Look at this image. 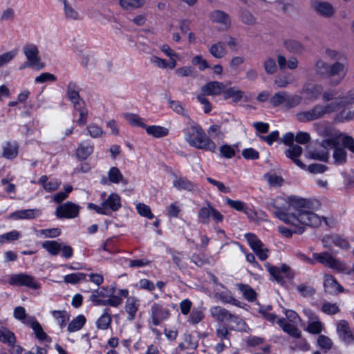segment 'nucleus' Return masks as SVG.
Wrapping results in <instances>:
<instances>
[{
    "label": "nucleus",
    "mask_w": 354,
    "mask_h": 354,
    "mask_svg": "<svg viewBox=\"0 0 354 354\" xmlns=\"http://www.w3.org/2000/svg\"><path fill=\"white\" fill-rule=\"evenodd\" d=\"M151 319L154 326H158L160 324L167 319L171 313L169 309L163 308L162 306L158 304H153L151 308Z\"/></svg>",
    "instance_id": "14"
},
{
    "label": "nucleus",
    "mask_w": 354,
    "mask_h": 354,
    "mask_svg": "<svg viewBox=\"0 0 354 354\" xmlns=\"http://www.w3.org/2000/svg\"><path fill=\"white\" fill-rule=\"evenodd\" d=\"M102 205L105 211L109 213L110 210L113 212L118 211L121 207V198L118 194L111 193L108 198L102 202Z\"/></svg>",
    "instance_id": "22"
},
{
    "label": "nucleus",
    "mask_w": 354,
    "mask_h": 354,
    "mask_svg": "<svg viewBox=\"0 0 354 354\" xmlns=\"http://www.w3.org/2000/svg\"><path fill=\"white\" fill-rule=\"evenodd\" d=\"M266 267L270 275L281 285L285 283L281 274H284L288 279H292L294 277V272L291 270L290 268L286 264H283L280 268L271 266L269 263L266 264Z\"/></svg>",
    "instance_id": "10"
},
{
    "label": "nucleus",
    "mask_w": 354,
    "mask_h": 354,
    "mask_svg": "<svg viewBox=\"0 0 354 354\" xmlns=\"http://www.w3.org/2000/svg\"><path fill=\"white\" fill-rule=\"evenodd\" d=\"M219 299L225 304H230L236 306H239L240 302L234 299L230 294L226 292H220L218 295Z\"/></svg>",
    "instance_id": "61"
},
{
    "label": "nucleus",
    "mask_w": 354,
    "mask_h": 354,
    "mask_svg": "<svg viewBox=\"0 0 354 354\" xmlns=\"http://www.w3.org/2000/svg\"><path fill=\"white\" fill-rule=\"evenodd\" d=\"M18 153V145L16 142H7L3 147L2 156L7 159H13Z\"/></svg>",
    "instance_id": "32"
},
{
    "label": "nucleus",
    "mask_w": 354,
    "mask_h": 354,
    "mask_svg": "<svg viewBox=\"0 0 354 354\" xmlns=\"http://www.w3.org/2000/svg\"><path fill=\"white\" fill-rule=\"evenodd\" d=\"M267 208L285 223L297 225L300 223L313 227H317L322 223V218L312 211L306 210L309 202L296 196L287 198L279 197L267 203Z\"/></svg>",
    "instance_id": "1"
},
{
    "label": "nucleus",
    "mask_w": 354,
    "mask_h": 354,
    "mask_svg": "<svg viewBox=\"0 0 354 354\" xmlns=\"http://www.w3.org/2000/svg\"><path fill=\"white\" fill-rule=\"evenodd\" d=\"M239 17L241 21L248 26H254L257 23V18L248 10L244 8H240L239 10Z\"/></svg>",
    "instance_id": "33"
},
{
    "label": "nucleus",
    "mask_w": 354,
    "mask_h": 354,
    "mask_svg": "<svg viewBox=\"0 0 354 354\" xmlns=\"http://www.w3.org/2000/svg\"><path fill=\"white\" fill-rule=\"evenodd\" d=\"M341 106H342V104L337 102H332L326 106L318 104L308 111L298 113L296 115V118L300 122H306L319 119L326 113L335 112Z\"/></svg>",
    "instance_id": "5"
},
{
    "label": "nucleus",
    "mask_w": 354,
    "mask_h": 354,
    "mask_svg": "<svg viewBox=\"0 0 354 354\" xmlns=\"http://www.w3.org/2000/svg\"><path fill=\"white\" fill-rule=\"evenodd\" d=\"M124 118L133 127L145 128L146 124L143 122V119L138 114L126 113L123 114Z\"/></svg>",
    "instance_id": "39"
},
{
    "label": "nucleus",
    "mask_w": 354,
    "mask_h": 354,
    "mask_svg": "<svg viewBox=\"0 0 354 354\" xmlns=\"http://www.w3.org/2000/svg\"><path fill=\"white\" fill-rule=\"evenodd\" d=\"M219 151L222 157L229 159L232 158L236 154L234 147L227 144L222 145L219 149Z\"/></svg>",
    "instance_id": "60"
},
{
    "label": "nucleus",
    "mask_w": 354,
    "mask_h": 354,
    "mask_svg": "<svg viewBox=\"0 0 354 354\" xmlns=\"http://www.w3.org/2000/svg\"><path fill=\"white\" fill-rule=\"evenodd\" d=\"M324 286L325 292L330 295H337L344 292V288L330 274L325 276Z\"/></svg>",
    "instance_id": "17"
},
{
    "label": "nucleus",
    "mask_w": 354,
    "mask_h": 354,
    "mask_svg": "<svg viewBox=\"0 0 354 354\" xmlns=\"http://www.w3.org/2000/svg\"><path fill=\"white\" fill-rule=\"evenodd\" d=\"M210 19L216 23L223 24L225 27L230 26V18L229 15L221 10H214L210 15Z\"/></svg>",
    "instance_id": "30"
},
{
    "label": "nucleus",
    "mask_w": 354,
    "mask_h": 354,
    "mask_svg": "<svg viewBox=\"0 0 354 354\" xmlns=\"http://www.w3.org/2000/svg\"><path fill=\"white\" fill-rule=\"evenodd\" d=\"M9 283L12 286H25L32 289H37L39 287L33 277L23 273L12 274Z\"/></svg>",
    "instance_id": "12"
},
{
    "label": "nucleus",
    "mask_w": 354,
    "mask_h": 354,
    "mask_svg": "<svg viewBox=\"0 0 354 354\" xmlns=\"http://www.w3.org/2000/svg\"><path fill=\"white\" fill-rule=\"evenodd\" d=\"M52 315L57 321L61 328H63L69 319V315L66 310H53Z\"/></svg>",
    "instance_id": "48"
},
{
    "label": "nucleus",
    "mask_w": 354,
    "mask_h": 354,
    "mask_svg": "<svg viewBox=\"0 0 354 354\" xmlns=\"http://www.w3.org/2000/svg\"><path fill=\"white\" fill-rule=\"evenodd\" d=\"M198 221L202 224H208L210 217L216 223H221L223 220V216L209 202H207L205 206L202 207L198 212Z\"/></svg>",
    "instance_id": "7"
},
{
    "label": "nucleus",
    "mask_w": 354,
    "mask_h": 354,
    "mask_svg": "<svg viewBox=\"0 0 354 354\" xmlns=\"http://www.w3.org/2000/svg\"><path fill=\"white\" fill-rule=\"evenodd\" d=\"M313 258L315 259V263L319 262L323 264L324 266L333 269L339 272L344 274H350L348 270V268L346 264L335 259L330 253L328 252L314 253Z\"/></svg>",
    "instance_id": "6"
},
{
    "label": "nucleus",
    "mask_w": 354,
    "mask_h": 354,
    "mask_svg": "<svg viewBox=\"0 0 354 354\" xmlns=\"http://www.w3.org/2000/svg\"><path fill=\"white\" fill-rule=\"evenodd\" d=\"M277 322L282 330L290 336L296 338L301 336L299 329L293 324L287 322L284 318L279 319Z\"/></svg>",
    "instance_id": "26"
},
{
    "label": "nucleus",
    "mask_w": 354,
    "mask_h": 354,
    "mask_svg": "<svg viewBox=\"0 0 354 354\" xmlns=\"http://www.w3.org/2000/svg\"><path fill=\"white\" fill-rule=\"evenodd\" d=\"M301 225V224L297 223V225H293L295 227V230H291L284 226H279L278 230L283 236H284L286 237H290L293 233L300 234H302L305 231L306 225Z\"/></svg>",
    "instance_id": "40"
},
{
    "label": "nucleus",
    "mask_w": 354,
    "mask_h": 354,
    "mask_svg": "<svg viewBox=\"0 0 354 354\" xmlns=\"http://www.w3.org/2000/svg\"><path fill=\"white\" fill-rule=\"evenodd\" d=\"M86 274L82 272L72 273L64 277V282L67 283L75 284L86 278Z\"/></svg>",
    "instance_id": "54"
},
{
    "label": "nucleus",
    "mask_w": 354,
    "mask_h": 354,
    "mask_svg": "<svg viewBox=\"0 0 354 354\" xmlns=\"http://www.w3.org/2000/svg\"><path fill=\"white\" fill-rule=\"evenodd\" d=\"M0 341L8 346H13L16 342L15 334L7 328L0 329Z\"/></svg>",
    "instance_id": "42"
},
{
    "label": "nucleus",
    "mask_w": 354,
    "mask_h": 354,
    "mask_svg": "<svg viewBox=\"0 0 354 354\" xmlns=\"http://www.w3.org/2000/svg\"><path fill=\"white\" fill-rule=\"evenodd\" d=\"M225 86L223 83L212 81L205 84L201 87L203 95H218L224 91Z\"/></svg>",
    "instance_id": "18"
},
{
    "label": "nucleus",
    "mask_w": 354,
    "mask_h": 354,
    "mask_svg": "<svg viewBox=\"0 0 354 354\" xmlns=\"http://www.w3.org/2000/svg\"><path fill=\"white\" fill-rule=\"evenodd\" d=\"M42 248L51 255L56 256L60 252L62 245L55 241H46L42 243Z\"/></svg>",
    "instance_id": "41"
},
{
    "label": "nucleus",
    "mask_w": 354,
    "mask_h": 354,
    "mask_svg": "<svg viewBox=\"0 0 354 354\" xmlns=\"http://www.w3.org/2000/svg\"><path fill=\"white\" fill-rule=\"evenodd\" d=\"M209 53L215 58H222L226 54L225 44L223 42L218 41L212 44L209 48Z\"/></svg>",
    "instance_id": "37"
},
{
    "label": "nucleus",
    "mask_w": 354,
    "mask_h": 354,
    "mask_svg": "<svg viewBox=\"0 0 354 354\" xmlns=\"http://www.w3.org/2000/svg\"><path fill=\"white\" fill-rule=\"evenodd\" d=\"M23 51L28 59L26 65H29V67L35 68L36 70H41L44 68V64L40 62L41 58L39 56V50L35 44H26L23 47Z\"/></svg>",
    "instance_id": "8"
},
{
    "label": "nucleus",
    "mask_w": 354,
    "mask_h": 354,
    "mask_svg": "<svg viewBox=\"0 0 354 354\" xmlns=\"http://www.w3.org/2000/svg\"><path fill=\"white\" fill-rule=\"evenodd\" d=\"M322 241L325 248H330L331 243L344 250L350 248V244L346 239L335 234L324 236Z\"/></svg>",
    "instance_id": "19"
},
{
    "label": "nucleus",
    "mask_w": 354,
    "mask_h": 354,
    "mask_svg": "<svg viewBox=\"0 0 354 354\" xmlns=\"http://www.w3.org/2000/svg\"><path fill=\"white\" fill-rule=\"evenodd\" d=\"M307 330L313 334H319L322 330V324L319 319L311 321L307 326Z\"/></svg>",
    "instance_id": "63"
},
{
    "label": "nucleus",
    "mask_w": 354,
    "mask_h": 354,
    "mask_svg": "<svg viewBox=\"0 0 354 354\" xmlns=\"http://www.w3.org/2000/svg\"><path fill=\"white\" fill-rule=\"evenodd\" d=\"M239 290L249 301H253L257 297L256 292L248 284H238Z\"/></svg>",
    "instance_id": "47"
},
{
    "label": "nucleus",
    "mask_w": 354,
    "mask_h": 354,
    "mask_svg": "<svg viewBox=\"0 0 354 354\" xmlns=\"http://www.w3.org/2000/svg\"><path fill=\"white\" fill-rule=\"evenodd\" d=\"M26 322V325L30 326L34 330L36 337L39 341H44L48 337L46 333L44 331L41 324L36 320L35 317H29Z\"/></svg>",
    "instance_id": "23"
},
{
    "label": "nucleus",
    "mask_w": 354,
    "mask_h": 354,
    "mask_svg": "<svg viewBox=\"0 0 354 354\" xmlns=\"http://www.w3.org/2000/svg\"><path fill=\"white\" fill-rule=\"evenodd\" d=\"M353 144V138L344 134L332 136L330 138L323 140L321 145L326 149L333 148L334 149L333 157L334 162L340 165L346 163L347 153L345 148L354 153V148L351 145Z\"/></svg>",
    "instance_id": "2"
},
{
    "label": "nucleus",
    "mask_w": 354,
    "mask_h": 354,
    "mask_svg": "<svg viewBox=\"0 0 354 354\" xmlns=\"http://www.w3.org/2000/svg\"><path fill=\"white\" fill-rule=\"evenodd\" d=\"M139 306L138 300L133 297H128L125 304V310L128 314V319L131 321L134 319L136 312Z\"/></svg>",
    "instance_id": "28"
},
{
    "label": "nucleus",
    "mask_w": 354,
    "mask_h": 354,
    "mask_svg": "<svg viewBox=\"0 0 354 354\" xmlns=\"http://www.w3.org/2000/svg\"><path fill=\"white\" fill-rule=\"evenodd\" d=\"M93 151L92 145H84L80 144L76 150V156L80 160H86Z\"/></svg>",
    "instance_id": "44"
},
{
    "label": "nucleus",
    "mask_w": 354,
    "mask_h": 354,
    "mask_svg": "<svg viewBox=\"0 0 354 354\" xmlns=\"http://www.w3.org/2000/svg\"><path fill=\"white\" fill-rule=\"evenodd\" d=\"M173 185L178 190H185L187 192H195L198 189L197 185L194 184L186 177L176 176L173 181Z\"/></svg>",
    "instance_id": "20"
},
{
    "label": "nucleus",
    "mask_w": 354,
    "mask_h": 354,
    "mask_svg": "<svg viewBox=\"0 0 354 354\" xmlns=\"http://www.w3.org/2000/svg\"><path fill=\"white\" fill-rule=\"evenodd\" d=\"M245 237L258 258L261 261H265L268 258L267 252L268 250L263 248L264 245L261 240L252 233L245 234Z\"/></svg>",
    "instance_id": "9"
},
{
    "label": "nucleus",
    "mask_w": 354,
    "mask_h": 354,
    "mask_svg": "<svg viewBox=\"0 0 354 354\" xmlns=\"http://www.w3.org/2000/svg\"><path fill=\"white\" fill-rule=\"evenodd\" d=\"M302 148L297 145H290L285 151L286 156L290 158L298 167L304 169L306 165L297 158L302 153Z\"/></svg>",
    "instance_id": "21"
},
{
    "label": "nucleus",
    "mask_w": 354,
    "mask_h": 354,
    "mask_svg": "<svg viewBox=\"0 0 354 354\" xmlns=\"http://www.w3.org/2000/svg\"><path fill=\"white\" fill-rule=\"evenodd\" d=\"M86 323V318L84 315H80L73 319L68 326V331L73 333L80 330Z\"/></svg>",
    "instance_id": "38"
},
{
    "label": "nucleus",
    "mask_w": 354,
    "mask_h": 354,
    "mask_svg": "<svg viewBox=\"0 0 354 354\" xmlns=\"http://www.w3.org/2000/svg\"><path fill=\"white\" fill-rule=\"evenodd\" d=\"M41 215V211L37 209H28L15 212L10 215L15 219H32Z\"/></svg>",
    "instance_id": "25"
},
{
    "label": "nucleus",
    "mask_w": 354,
    "mask_h": 354,
    "mask_svg": "<svg viewBox=\"0 0 354 354\" xmlns=\"http://www.w3.org/2000/svg\"><path fill=\"white\" fill-rule=\"evenodd\" d=\"M185 140L189 145L198 149H204L214 152L216 145L212 139L207 136L203 128L198 124L192 122L190 126L183 129Z\"/></svg>",
    "instance_id": "3"
},
{
    "label": "nucleus",
    "mask_w": 354,
    "mask_h": 354,
    "mask_svg": "<svg viewBox=\"0 0 354 354\" xmlns=\"http://www.w3.org/2000/svg\"><path fill=\"white\" fill-rule=\"evenodd\" d=\"M136 209L138 214L144 217H146L149 219L153 218V214L151 213L150 207L144 203L137 204Z\"/></svg>",
    "instance_id": "59"
},
{
    "label": "nucleus",
    "mask_w": 354,
    "mask_h": 354,
    "mask_svg": "<svg viewBox=\"0 0 354 354\" xmlns=\"http://www.w3.org/2000/svg\"><path fill=\"white\" fill-rule=\"evenodd\" d=\"M39 183L41 184L43 188L48 192H53L56 190L59 186V183L57 180H52L48 182V176L44 175L41 176L38 181Z\"/></svg>",
    "instance_id": "45"
},
{
    "label": "nucleus",
    "mask_w": 354,
    "mask_h": 354,
    "mask_svg": "<svg viewBox=\"0 0 354 354\" xmlns=\"http://www.w3.org/2000/svg\"><path fill=\"white\" fill-rule=\"evenodd\" d=\"M80 206L72 202H66L56 209V216L60 218H73L78 216Z\"/></svg>",
    "instance_id": "11"
},
{
    "label": "nucleus",
    "mask_w": 354,
    "mask_h": 354,
    "mask_svg": "<svg viewBox=\"0 0 354 354\" xmlns=\"http://www.w3.org/2000/svg\"><path fill=\"white\" fill-rule=\"evenodd\" d=\"M297 290L301 294V295L304 297H310L315 293V289L310 286L306 285V283H301L297 286Z\"/></svg>",
    "instance_id": "58"
},
{
    "label": "nucleus",
    "mask_w": 354,
    "mask_h": 354,
    "mask_svg": "<svg viewBox=\"0 0 354 354\" xmlns=\"http://www.w3.org/2000/svg\"><path fill=\"white\" fill-rule=\"evenodd\" d=\"M287 92L279 91L274 94V95L270 99V103L272 106L277 107L281 104H284L286 100Z\"/></svg>",
    "instance_id": "51"
},
{
    "label": "nucleus",
    "mask_w": 354,
    "mask_h": 354,
    "mask_svg": "<svg viewBox=\"0 0 354 354\" xmlns=\"http://www.w3.org/2000/svg\"><path fill=\"white\" fill-rule=\"evenodd\" d=\"M227 323L228 324V328L232 330H245L246 326V323L242 318L232 313Z\"/></svg>",
    "instance_id": "29"
},
{
    "label": "nucleus",
    "mask_w": 354,
    "mask_h": 354,
    "mask_svg": "<svg viewBox=\"0 0 354 354\" xmlns=\"http://www.w3.org/2000/svg\"><path fill=\"white\" fill-rule=\"evenodd\" d=\"M263 68L268 75H273L277 72V65L273 57H268L263 62Z\"/></svg>",
    "instance_id": "50"
},
{
    "label": "nucleus",
    "mask_w": 354,
    "mask_h": 354,
    "mask_svg": "<svg viewBox=\"0 0 354 354\" xmlns=\"http://www.w3.org/2000/svg\"><path fill=\"white\" fill-rule=\"evenodd\" d=\"M75 52L80 59L81 64L84 68H88L89 62L91 61L90 55L85 51L83 46L80 48L75 47Z\"/></svg>",
    "instance_id": "53"
},
{
    "label": "nucleus",
    "mask_w": 354,
    "mask_h": 354,
    "mask_svg": "<svg viewBox=\"0 0 354 354\" xmlns=\"http://www.w3.org/2000/svg\"><path fill=\"white\" fill-rule=\"evenodd\" d=\"M14 317L22 322L23 324H26L27 319L30 317L27 316L26 310L23 306H17L14 309Z\"/></svg>",
    "instance_id": "64"
},
{
    "label": "nucleus",
    "mask_w": 354,
    "mask_h": 354,
    "mask_svg": "<svg viewBox=\"0 0 354 354\" xmlns=\"http://www.w3.org/2000/svg\"><path fill=\"white\" fill-rule=\"evenodd\" d=\"M301 102V97L298 95H290L287 93L285 106L288 109H292L298 106Z\"/></svg>",
    "instance_id": "56"
},
{
    "label": "nucleus",
    "mask_w": 354,
    "mask_h": 354,
    "mask_svg": "<svg viewBox=\"0 0 354 354\" xmlns=\"http://www.w3.org/2000/svg\"><path fill=\"white\" fill-rule=\"evenodd\" d=\"M176 74L179 77H195L196 73L192 66H183L178 68L175 71Z\"/></svg>",
    "instance_id": "57"
},
{
    "label": "nucleus",
    "mask_w": 354,
    "mask_h": 354,
    "mask_svg": "<svg viewBox=\"0 0 354 354\" xmlns=\"http://www.w3.org/2000/svg\"><path fill=\"white\" fill-rule=\"evenodd\" d=\"M223 93L224 99L232 98L233 102H237L243 97V93L239 90H235L234 88H225Z\"/></svg>",
    "instance_id": "46"
},
{
    "label": "nucleus",
    "mask_w": 354,
    "mask_h": 354,
    "mask_svg": "<svg viewBox=\"0 0 354 354\" xmlns=\"http://www.w3.org/2000/svg\"><path fill=\"white\" fill-rule=\"evenodd\" d=\"M169 104L170 108L172 109L176 113L182 115L186 118H189L187 111L179 101L169 100Z\"/></svg>",
    "instance_id": "55"
},
{
    "label": "nucleus",
    "mask_w": 354,
    "mask_h": 354,
    "mask_svg": "<svg viewBox=\"0 0 354 354\" xmlns=\"http://www.w3.org/2000/svg\"><path fill=\"white\" fill-rule=\"evenodd\" d=\"M64 17L67 21H77L80 19L79 12L68 3L64 6Z\"/></svg>",
    "instance_id": "49"
},
{
    "label": "nucleus",
    "mask_w": 354,
    "mask_h": 354,
    "mask_svg": "<svg viewBox=\"0 0 354 354\" xmlns=\"http://www.w3.org/2000/svg\"><path fill=\"white\" fill-rule=\"evenodd\" d=\"M337 333L339 339L346 344L354 342V333L351 330L348 323L346 320H341L337 325Z\"/></svg>",
    "instance_id": "15"
},
{
    "label": "nucleus",
    "mask_w": 354,
    "mask_h": 354,
    "mask_svg": "<svg viewBox=\"0 0 354 354\" xmlns=\"http://www.w3.org/2000/svg\"><path fill=\"white\" fill-rule=\"evenodd\" d=\"M283 45L287 50L293 54H301L305 51L304 46L296 39L286 40Z\"/></svg>",
    "instance_id": "31"
},
{
    "label": "nucleus",
    "mask_w": 354,
    "mask_h": 354,
    "mask_svg": "<svg viewBox=\"0 0 354 354\" xmlns=\"http://www.w3.org/2000/svg\"><path fill=\"white\" fill-rule=\"evenodd\" d=\"M205 317L204 313L202 310L194 308L188 317V322L192 324H196L201 322Z\"/></svg>",
    "instance_id": "52"
},
{
    "label": "nucleus",
    "mask_w": 354,
    "mask_h": 354,
    "mask_svg": "<svg viewBox=\"0 0 354 354\" xmlns=\"http://www.w3.org/2000/svg\"><path fill=\"white\" fill-rule=\"evenodd\" d=\"M80 88L74 82H70L67 86L66 93L74 109H80V105L84 103L79 94Z\"/></svg>",
    "instance_id": "16"
},
{
    "label": "nucleus",
    "mask_w": 354,
    "mask_h": 354,
    "mask_svg": "<svg viewBox=\"0 0 354 354\" xmlns=\"http://www.w3.org/2000/svg\"><path fill=\"white\" fill-rule=\"evenodd\" d=\"M316 73L324 77H335V84H339L345 77L347 73V68L340 62H335L329 65L323 60L319 59L315 64Z\"/></svg>",
    "instance_id": "4"
},
{
    "label": "nucleus",
    "mask_w": 354,
    "mask_h": 354,
    "mask_svg": "<svg viewBox=\"0 0 354 354\" xmlns=\"http://www.w3.org/2000/svg\"><path fill=\"white\" fill-rule=\"evenodd\" d=\"M311 6L317 15L326 18L332 17L335 12L333 6L328 1L314 0L311 2Z\"/></svg>",
    "instance_id": "13"
},
{
    "label": "nucleus",
    "mask_w": 354,
    "mask_h": 354,
    "mask_svg": "<svg viewBox=\"0 0 354 354\" xmlns=\"http://www.w3.org/2000/svg\"><path fill=\"white\" fill-rule=\"evenodd\" d=\"M211 315L218 322H227L231 315V313L221 306H213L210 308Z\"/></svg>",
    "instance_id": "24"
},
{
    "label": "nucleus",
    "mask_w": 354,
    "mask_h": 354,
    "mask_svg": "<svg viewBox=\"0 0 354 354\" xmlns=\"http://www.w3.org/2000/svg\"><path fill=\"white\" fill-rule=\"evenodd\" d=\"M322 310L327 315H335L340 311L336 304L330 302H324L322 306Z\"/></svg>",
    "instance_id": "62"
},
{
    "label": "nucleus",
    "mask_w": 354,
    "mask_h": 354,
    "mask_svg": "<svg viewBox=\"0 0 354 354\" xmlns=\"http://www.w3.org/2000/svg\"><path fill=\"white\" fill-rule=\"evenodd\" d=\"M145 129H146V132L147 133V134L152 136L156 138L165 137L169 133V129L161 126L146 125V127Z\"/></svg>",
    "instance_id": "34"
},
{
    "label": "nucleus",
    "mask_w": 354,
    "mask_h": 354,
    "mask_svg": "<svg viewBox=\"0 0 354 354\" xmlns=\"http://www.w3.org/2000/svg\"><path fill=\"white\" fill-rule=\"evenodd\" d=\"M229 330L230 329L225 326L219 325L216 329V336L220 341L227 342V344H231V333Z\"/></svg>",
    "instance_id": "43"
},
{
    "label": "nucleus",
    "mask_w": 354,
    "mask_h": 354,
    "mask_svg": "<svg viewBox=\"0 0 354 354\" xmlns=\"http://www.w3.org/2000/svg\"><path fill=\"white\" fill-rule=\"evenodd\" d=\"M109 183L118 184L122 183L126 185L128 184L127 179L124 178L120 169L116 167H112L108 171Z\"/></svg>",
    "instance_id": "27"
},
{
    "label": "nucleus",
    "mask_w": 354,
    "mask_h": 354,
    "mask_svg": "<svg viewBox=\"0 0 354 354\" xmlns=\"http://www.w3.org/2000/svg\"><path fill=\"white\" fill-rule=\"evenodd\" d=\"M120 6L125 10H132L142 7L145 0H120Z\"/></svg>",
    "instance_id": "36"
},
{
    "label": "nucleus",
    "mask_w": 354,
    "mask_h": 354,
    "mask_svg": "<svg viewBox=\"0 0 354 354\" xmlns=\"http://www.w3.org/2000/svg\"><path fill=\"white\" fill-rule=\"evenodd\" d=\"M109 308H105L103 314L97 320L96 325L97 328L106 330L110 326L112 319L109 314Z\"/></svg>",
    "instance_id": "35"
}]
</instances>
